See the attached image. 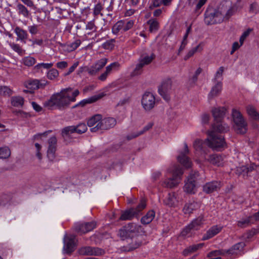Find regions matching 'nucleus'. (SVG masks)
<instances>
[{
	"label": "nucleus",
	"instance_id": "nucleus-6",
	"mask_svg": "<svg viewBox=\"0 0 259 259\" xmlns=\"http://www.w3.org/2000/svg\"><path fill=\"white\" fill-rule=\"evenodd\" d=\"M146 206V201L142 199L140 203L136 208H131L128 210L123 211L119 220H128L132 219L134 217L137 216L139 213L144 209Z\"/></svg>",
	"mask_w": 259,
	"mask_h": 259
},
{
	"label": "nucleus",
	"instance_id": "nucleus-45",
	"mask_svg": "<svg viewBox=\"0 0 259 259\" xmlns=\"http://www.w3.org/2000/svg\"><path fill=\"white\" fill-rule=\"evenodd\" d=\"M117 235L120 238V239L122 240H124L127 239L129 240L131 238H133V237L127 233L126 229L123 227L121 229H120Z\"/></svg>",
	"mask_w": 259,
	"mask_h": 259
},
{
	"label": "nucleus",
	"instance_id": "nucleus-21",
	"mask_svg": "<svg viewBox=\"0 0 259 259\" xmlns=\"http://www.w3.org/2000/svg\"><path fill=\"white\" fill-rule=\"evenodd\" d=\"M179 202L177 195L175 192L169 193L164 200V204L170 207H175Z\"/></svg>",
	"mask_w": 259,
	"mask_h": 259
},
{
	"label": "nucleus",
	"instance_id": "nucleus-33",
	"mask_svg": "<svg viewBox=\"0 0 259 259\" xmlns=\"http://www.w3.org/2000/svg\"><path fill=\"white\" fill-rule=\"evenodd\" d=\"M204 245V243H203L191 245L184 250L183 254L184 256H188L190 254L196 252L198 249L201 248Z\"/></svg>",
	"mask_w": 259,
	"mask_h": 259
},
{
	"label": "nucleus",
	"instance_id": "nucleus-55",
	"mask_svg": "<svg viewBox=\"0 0 259 259\" xmlns=\"http://www.w3.org/2000/svg\"><path fill=\"white\" fill-rule=\"evenodd\" d=\"M256 166L254 164H251L250 165L243 166L241 167L240 170L247 174L255 169Z\"/></svg>",
	"mask_w": 259,
	"mask_h": 259
},
{
	"label": "nucleus",
	"instance_id": "nucleus-25",
	"mask_svg": "<svg viewBox=\"0 0 259 259\" xmlns=\"http://www.w3.org/2000/svg\"><path fill=\"white\" fill-rule=\"evenodd\" d=\"M222 230V227L218 226H213L211 227L205 234H204L202 238V240H206L211 238L217 234H218Z\"/></svg>",
	"mask_w": 259,
	"mask_h": 259
},
{
	"label": "nucleus",
	"instance_id": "nucleus-5",
	"mask_svg": "<svg viewBox=\"0 0 259 259\" xmlns=\"http://www.w3.org/2000/svg\"><path fill=\"white\" fill-rule=\"evenodd\" d=\"M232 116L234 122L233 127L237 133L244 134L247 131V122L239 111L233 109Z\"/></svg>",
	"mask_w": 259,
	"mask_h": 259
},
{
	"label": "nucleus",
	"instance_id": "nucleus-64",
	"mask_svg": "<svg viewBox=\"0 0 259 259\" xmlns=\"http://www.w3.org/2000/svg\"><path fill=\"white\" fill-rule=\"evenodd\" d=\"M96 26L93 21H90L86 25V29L91 31V32L96 31Z\"/></svg>",
	"mask_w": 259,
	"mask_h": 259
},
{
	"label": "nucleus",
	"instance_id": "nucleus-9",
	"mask_svg": "<svg viewBox=\"0 0 259 259\" xmlns=\"http://www.w3.org/2000/svg\"><path fill=\"white\" fill-rule=\"evenodd\" d=\"M141 103L145 110L150 111L155 106V98L151 93L145 92L142 96Z\"/></svg>",
	"mask_w": 259,
	"mask_h": 259
},
{
	"label": "nucleus",
	"instance_id": "nucleus-38",
	"mask_svg": "<svg viewBox=\"0 0 259 259\" xmlns=\"http://www.w3.org/2000/svg\"><path fill=\"white\" fill-rule=\"evenodd\" d=\"M102 115L96 114L90 118L87 121V124L89 127L96 126L101 120Z\"/></svg>",
	"mask_w": 259,
	"mask_h": 259
},
{
	"label": "nucleus",
	"instance_id": "nucleus-34",
	"mask_svg": "<svg viewBox=\"0 0 259 259\" xmlns=\"http://www.w3.org/2000/svg\"><path fill=\"white\" fill-rule=\"evenodd\" d=\"M223 160L222 156L219 154L211 155L208 159V161L211 163L219 166L222 165Z\"/></svg>",
	"mask_w": 259,
	"mask_h": 259
},
{
	"label": "nucleus",
	"instance_id": "nucleus-41",
	"mask_svg": "<svg viewBox=\"0 0 259 259\" xmlns=\"http://www.w3.org/2000/svg\"><path fill=\"white\" fill-rule=\"evenodd\" d=\"M76 133L75 126H68L64 127L62 130V136L65 138L69 136L70 134Z\"/></svg>",
	"mask_w": 259,
	"mask_h": 259
},
{
	"label": "nucleus",
	"instance_id": "nucleus-11",
	"mask_svg": "<svg viewBox=\"0 0 259 259\" xmlns=\"http://www.w3.org/2000/svg\"><path fill=\"white\" fill-rule=\"evenodd\" d=\"M198 172L189 176L184 187V191L189 194H194L196 191V180Z\"/></svg>",
	"mask_w": 259,
	"mask_h": 259
},
{
	"label": "nucleus",
	"instance_id": "nucleus-14",
	"mask_svg": "<svg viewBox=\"0 0 259 259\" xmlns=\"http://www.w3.org/2000/svg\"><path fill=\"white\" fill-rule=\"evenodd\" d=\"M230 127L223 120L221 121H215L212 125L211 129L208 132H212L213 134L218 135L219 133H225L229 131Z\"/></svg>",
	"mask_w": 259,
	"mask_h": 259
},
{
	"label": "nucleus",
	"instance_id": "nucleus-35",
	"mask_svg": "<svg viewBox=\"0 0 259 259\" xmlns=\"http://www.w3.org/2000/svg\"><path fill=\"white\" fill-rule=\"evenodd\" d=\"M245 244L243 242H239L234 245L231 248L228 249L229 255H236L238 252L243 248Z\"/></svg>",
	"mask_w": 259,
	"mask_h": 259
},
{
	"label": "nucleus",
	"instance_id": "nucleus-19",
	"mask_svg": "<svg viewBox=\"0 0 259 259\" xmlns=\"http://www.w3.org/2000/svg\"><path fill=\"white\" fill-rule=\"evenodd\" d=\"M128 245L123 246L122 250L124 251H131L139 247L142 244V241L138 238L133 239L131 238L127 240Z\"/></svg>",
	"mask_w": 259,
	"mask_h": 259
},
{
	"label": "nucleus",
	"instance_id": "nucleus-42",
	"mask_svg": "<svg viewBox=\"0 0 259 259\" xmlns=\"http://www.w3.org/2000/svg\"><path fill=\"white\" fill-rule=\"evenodd\" d=\"M17 8L19 15H23L25 18L29 17L30 13L25 6L22 4H18Z\"/></svg>",
	"mask_w": 259,
	"mask_h": 259
},
{
	"label": "nucleus",
	"instance_id": "nucleus-2",
	"mask_svg": "<svg viewBox=\"0 0 259 259\" xmlns=\"http://www.w3.org/2000/svg\"><path fill=\"white\" fill-rule=\"evenodd\" d=\"M167 171L171 172L172 177L165 179L162 182V185L165 188H174L177 187L180 182L181 176L183 174V169L180 166L176 165L172 169L168 168Z\"/></svg>",
	"mask_w": 259,
	"mask_h": 259
},
{
	"label": "nucleus",
	"instance_id": "nucleus-13",
	"mask_svg": "<svg viewBox=\"0 0 259 259\" xmlns=\"http://www.w3.org/2000/svg\"><path fill=\"white\" fill-rule=\"evenodd\" d=\"M48 147L47 157L50 161H53L56 157L55 152L57 148V140L55 136L51 137L48 141Z\"/></svg>",
	"mask_w": 259,
	"mask_h": 259
},
{
	"label": "nucleus",
	"instance_id": "nucleus-52",
	"mask_svg": "<svg viewBox=\"0 0 259 259\" xmlns=\"http://www.w3.org/2000/svg\"><path fill=\"white\" fill-rule=\"evenodd\" d=\"M53 66V63H38L34 67V69L36 71H39L41 68L50 69Z\"/></svg>",
	"mask_w": 259,
	"mask_h": 259
},
{
	"label": "nucleus",
	"instance_id": "nucleus-61",
	"mask_svg": "<svg viewBox=\"0 0 259 259\" xmlns=\"http://www.w3.org/2000/svg\"><path fill=\"white\" fill-rule=\"evenodd\" d=\"M10 46L14 51L16 52L19 54H23V51L18 44L10 43Z\"/></svg>",
	"mask_w": 259,
	"mask_h": 259
},
{
	"label": "nucleus",
	"instance_id": "nucleus-47",
	"mask_svg": "<svg viewBox=\"0 0 259 259\" xmlns=\"http://www.w3.org/2000/svg\"><path fill=\"white\" fill-rule=\"evenodd\" d=\"M23 64L28 67H30L35 64L36 62L35 59L31 56L24 57L22 60Z\"/></svg>",
	"mask_w": 259,
	"mask_h": 259
},
{
	"label": "nucleus",
	"instance_id": "nucleus-56",
	"mask_svg": "<svg viewBox=\"0 0 259 259\" xmlns=\"http://www.w3.org/2000/svg\"><path fill=\"white\" fill-rule=\"evenodd\" d=\"M76 133L81 134L85 133L87 131V126L84 123H80L75 126Z\"/></svg>",
	"mask_w": 259,
	"mask_h": 259
},
{
	"label": "nucleus",
	"instance_id": "nucleus-7",
	"mask_svg": "<svg viewBox=\"0 0 259 259\" xmlns=\"http://www.w3.org/2000/svg\"><path fill=\"white\" fill-rule=\"evenodd\" d=\"M116 124V120L113 117L101 118L100 122L95 126L91 128V132L96 133L100 130H107L113 127Z\"/></svg>",
	"mask_w": 259,
	"mask_h": 259
},
{
	"label": "nucleus",
	"instance_id": "nucleus-43",
	"mask_svg": "<svg viewBox=\"0 0 259 259\" xmlns=\"http://www.w3.org/2000/svg\"><path fill=\"white\" fill-rule=\"evenodd\" d=\"M12 199L11 194H4L0 196V206H4L9 204Z\"/></svg>",
	"mask_w": 259,
	"mask_h": 259
},
{
	"label": "nucleus",
	"instance_id": "nucleus-54",
	"mask_svg": "<svg viewBox=\"0 0 259 259\" xmlns=\"http://www.w3.org/2000/svg\"><path fill=\"white\" fill-rule=\"evenodd\" d=\"M143 67L144 66L139 62V63L137 64L135 69L132 72L131 75L135 76L141 74L143 72Z\"/></svg>",
	"mask_w": 259,
	"mask_h": 259
},
{
	"label": "nucleus",
	"instance_id": "nucleus-51",
	"mask_svg": "<svg viewBox=\"0 0 259 259\" xmlns=\"http://www.w3.org/2000/svg\"><path fill=\"white\" fill-rule=\"evenodd\" d=\"M12 94V90L7 86L0 87V96H10Z\"/></svg>",
	"mask_w": 259,
	"mask_h": 259
},
{
	"label": "nucleus",
	"instance_id": "nucleus-28",
	"mask_svg": "<svg viewBox=\"0 0 259 259\" xmlns=\"http://www.w3.org/2000/svg\"><path fill=\"white\" fill-rule=\"evenodd\" d=\"M119 65L118 63L114 62L107 66L106 68L105 71L99 76L98 79L101 81L105 80L108 75L111 72L113 68L118 67Z\"/></svg>",
	"mask_w": 259,
	"mask_h": 259
},
{
	"label": "nucleus",
	"instance_id": "nucleus-30",
	"mask_svg": "<svg viewBox=\"0 0 259 259\" xmlns=\"http://www.w3.org/2000/svg\"><path fill=\"white\" fill-rule=\"evenodd\" d=\"M147 23L149 25V31L151 33H156L159 29V23L156 19L151 18Z\"/></svg>",
	"mask_w": 259,
	"mask_h": 259
},
{
	"label": "nucleus",
	"instance_id": "nucleus-29",
	"mask_svg": "<svg viewBox=\"0 0 259 259\" xmlns=\"http://www.w3.org/2000/svg\"><path fill=\"white\" fill-rule=\"evenodd\" d=\"M256 221H258V219H256L254 213L253 215L250 216L246 219H242L239 221L238 222V226L241 228H244L251 224L254 223Z\"/></svg>",
	"mask_w": 259,
	"mask_h": 259
},
{
	"label": "nucleus",
	"instance_id": "nucleus-44",
	"mask_svg": "<svg viewBox=\"0 0 259 259\" xmlns=\"http://www.w3.org/2000/svg\"><path fill=\"white\" fill-rule=\"evenodd\" d=\"M248 115L255 120H259V113L256 112L255 108L252 106H248L246 108Z\"/></svg>",
	"mask_w": 259,
	"mask_h": 259
},
{
	"label": "nucleus",
	"instance_id": "nucleus-12",
	"mask_svg": "<svg viewBox=\"0 0 259 259\" xmlns=\"http://www.w3.org/2000/svg\"><path fill=\"white\" fill-rule=\"evenodd\" d=\"M203 218L199 217L192 222L191 224L186 227L182 231L181 234L183 236L192 234L194 231L199 230L202 225Z\"/></svg>",
	"mask_w": 259,
	"mask_h": 259
},
{
	"label": "nucleus",
	"instance_id": "nucleus-58",
	"mask_svg": "<svg viewBox=\"0 0 259 259\" xmlns=\"http://www.w3.org/2000/svg\"><path fill=\"white\" fill-rule=\"evenodd\" d=\"M114 39H111L110 40H108L103 44V47L105 49L110 50H112L114 47Z\"/></svg>",
	"mask_w": 259,
	"mask_h": 259
},
{
	"label": "nucleus",
	"instance_id": "nucleus-23",
	"mask_svg": "<svg viewBox=\"0 0 259 259\" xmlns=\"http://www.w3.org/2000/svg\"><path fill=\"white\" fill-rule=\"evenodd\" d=\"M221 187V184L218 181H213L206 183L204 185L203 190L204 192L208 194L215 191H217Z\"/></svg>",
	"mask_w": 259,
	"mask_h": 259
},
{
	"label": "nucleus",
	"instance_id": "nucleus-27",
	"mask_svg": "<svg viewBox=\"0 0 259 259\" xmlns=\"http://www.w3.org/2000/svg\"><path fill=\"white\" fill-rule=\"evenodd\" d=\"M193 147L196 151L201 154H206L208 151L204 142L200 139H196L193 144Z\"/></svg>",
	"mask_w": 259,
	"mask_h": 259
},
{
	"label": "nucleus",
	"instance_id": "nucleus-17",
	"mask_svg": "<svg viewBox=\"0 0 259 259\" xmlns=\"http://www.w3.org/2000/svg\"><path fill=\"white\" fill-rule=\"evenodd\" d=\"M96 223L95 222H91L85 223L77 224L75 226V230L78 233L85 234L88 232L91 231L96 228Z\"/></svg>",
	"mask_w": 259,
	"mask_h": 259
},
{
	"label": "nucleus",
	"instance_id": "nucleus-18",
	"mask_svg": "<svg viewBox=\"0 0 259 259\" xmlns=\"http://www.w3.org/2000/svg\"><path fill=\"white\" fill-rule=\"evenodd\" d=\"M189 152L188 145L185 143L184 151L181 152L177 157L178 161L187 168L190 167L191 165L189 158L186 156Z\"/></svg>",
	"mask_w": 259,
	"mask_h": 259
},
{
	"label": "nucleus",
	"instance_id": "nucleus-46",
	"mask_svg": "<svg viewBox=\"0 0 259 259\" xmlns=\"http://www.w3.org/2000/svg\"><path fill=\"white\" fill-rule=\"evenodd\" d=\"M11 103L15 107H22L24 104V99L20 96L13 97Z\"/></svg>",
	"mask_w": 259,
	"mask_h": 259
},
{
	"label": "nucleus",
	"instance_id": "nucleus-40",
	"mask_svg": "<svg viewBox=\"0 0 259 259\" xmlns=\"http://www.w3.org/2000/svg\"><path fill=\"white\" fill-rule=\"evenodd\" d=\"M14 31L18 36L17 40H23L27 39L28 35L25 30L17 26L15 28Z\"/></svg>",
	"mask_w": 259,
	"mask_h": 259
},
{
	"label": "nucleus",
	"instance_id": "nucleus-48",
	"mask_svg": "<svg viewBox=\"0 0 259 259\" xmlns=\"http://www.w3.org/2000/svg\"><path fill=\"white\" fill-rule=\"evenodd\" d=\"M11 155V151L7 147L0 148V158L6 159Z\"/></svg>",
	"mask_w": 259,
	"mask_h": 259
},
{
	"label": "nucleus",
	"instance_id": "nucleus-49",
	"mask_svg": "<svg viewBox=\"0 0 259 259\" xmlns=\"http://www.w3.org/2000/svg\"><path fill=\"white\" fill-rule=\"evenodd\" d=\"M202 50V48L201 47L200 45L197 46L196 47L190 50L187 54L185 56L184 60H187L189 58L192 57L196 52H200Z\"/></svg>",
	"mask_w": 259,
	"mask_h": 259
},
{
	"label": "nucleus",
	"instance_id": "nucleus-10",
	"mask_svg": "<svg viewBox=\"0 0 259 259\" xmlns=\"http://www.w3.org/2000/svg\"><path fill=\"white\" fill-rule=\"evenodd\" d=\"M78 252L81 255H102L105 253V251L100 248L91 246H84L79 248Z\"/></svg>",
	"mask_w": 259,
	"mask_h": 259
},
{
	"label": "nucleus",
	"instance_id": "nucleus-3",
	"mask_svg": "<svg viewBox=\"0 0 259 259\" xmlns=\"http://www.w3.org/2000/svg\"><path fill=\"white\" fill-rule=\"evenodd\" d=\"M208 138L206 139L207 146L213 150L221 151L227 147L224 137L214 134L212 132H207Z\"/></svg>",
	"mask_w": 259,
	"mask_h": 259
},
{
	"label": "nucleus",
	"instance_id": "nucleus-32",
	"mask_svg": "<svg viewBox=\"0 0 259 259\" xmlns=\"http://www.w3.org/2000/svg\"><path fill=\"white\" fill-rule=\"evenodd\" d=\"M155 58V55L153 53L150 55L147 54L142 55L139 59V63L144 67L151 63Z\"/></svg>",
	"mask_w": 259,
	"mask_h": 259
},
{
	"label": "nucleus",
	"instance_id": "nucleus-62",
	"mask_svg": "<svg viewBox=\"0 0 259 259\" xmlns=\"http://www.w3.org/2000/svg\"><path fill=\"white\" fill-rule=\"evenodd\" d=\"M14 113L16 115L19 117L22 118H27L29 116V114L28 113H26L23 111L22 110H15L14 111Z\"/></svg>",
	"mask_w": 259,
	"mask_h": 259
},
{
	"label": "nucleus",
	"instance_id": "nucleus-59",
	"mask_svg": "<svg viewBox=\"0 0 259 259\" xmlns=\"http://www.w3.org/2000/svg\"><path fill=\"white\" fill-rule=\"evenodd\" d=\"M80 44L81 41L80 40H76L75 41L71 43L68 46V51L71 52L75 50L80 46Z\"/></svg>",
	"mask_w": 259,
	"mask_h": 259
},
{
	"label": "nucleus",
	"instance_id": "nucleus-4",
	"mask_svg": "<svg viewBox=\"0 0 259 259\" xmlns=\"http://www.w3.org/2000/svg\"><path fill=\"white\" fill-rule=\"evenodd\" d=\"M225 11H223L222 8H219L218 10L206 11L204 14L205 23L209 25L221 23L224 19Z\"/></svg>",
	"mask_w": 259,
	"mask_h": 259
},
{
	"label": "nucleus",
	"instance_id": "nucleus-31",
	"mask_svg": "<svg viewBox=\"0 0 259 259\" xmlns=\"http://www.w3.org/2000/svg\"><path fill=\"white\" fill-rule=\"evenodd\" d=\"M199 205L197 202L194 201H189L185 205L183 208V211L185 214H190L192 213L193 210L199 208Z\"/></svg>",
	"mask_w": 259,
	"mask_h": 259
},
{
	"label": "nucleus",
	"instance_id": "nucleus-60",
	"mask_svg": "<svg viewBox=\"0 0 259 259\" xmlns=\"http://www.w3.org/2000/svg\"><path fill=\"white\" fill-rule=\"evenodd\" d=\"M134 24V21L133 20H130L125 23L123 21V31H126L131 29L133 27Z\"/></svg>",
	"mask_w": 259,
	"mask_h": 259
},
{
	"label": "nucleus",
	"instance_id": "nucleus-22",
	"mask_svg": "<svg viewBox=\"0 0 259 259\" xmlns=\"http://www.w3.org/2000/svg\"><path fill=\"white\" fill-rule=\"evenodd\" d=\"M214 82L215 84L212 87L208 95V100H211L214 97L218 96L222 91V82L221 81H217Z\"/></svg>",
	"mask_w": 259,
	"mask_h": 259
},
{
	"label": "nucleus",
	"instance_id": "nucleus-50",
	"mask_svg": "<svg viewBox=\"0 0 259 259\" xmlns=\"http://www.w3.org/2000/svg\"><path fill=\"white\" fill-rule=\"evenodd\" d=\"M123 30V21H119L112 27V32L114 34H117L120 30Z\"/></svg>",
	"mask_w": 259,
	"mask_h": 259
},
{
	"label": "nucleus",
	"instance_id": "nucleus-57",
	"mask_svg": "<svg viewBox=\"0 0 259 259\" xmlns=\"http://www.w3.org/2000/svg\"><path fill=\"white\" fill-rule=\"evenodd\" d=\"M202 71V69L200 67L197 69L194 75L189 79L190 84H194L196 82L198 79V76L201 73Z\"/></svg>",
	"mask_w": 259,
	"mask_h": 259
},
{
	"label": "nucleus",
	"instance_id": "nucleus-39",
	"mask_svg": "<svg viewBox=\"0 0 259 259\" xmlns=\"http://www.w3.org/2000/svg\"><path fill=\"white\" fill-rule=\"evenodd\" d=\"M219 8H222L223 11H226L224 15V19H228L232 16L236 10V8L234 7L228 8L227 5H222Z\"/></svg>",
	"mask_w": 259,
	"mask_h": 259
},
{
	"label": "nucleus",
	"instance_id": "nucleus-26",
	"mask_svg": "<svg viewBox=\"0 0 259 259\" xmlns=\"http://www.w3.org/2000/svg\"><path fill=\"white\" fill-rule=\"evenodd\" d=\"M104 96V94L103 93H101L97 95H95L88 99L83 100L82 101H80L79 103L77 104L74 106H73V108H75L78 106L84 107L88 104L92 103L97 101V100L102 98Z\"/></svg>",
	"mask_w": 259,
	"mask_h": 259
},
{
	"label": "nucleus",
	"instance_id": "nucleus-37",
	"mask_svg": "<svg viewBox=\"0 0 259 259\" xmlns=\"http://www.w3.org/2000/svg\"><path fill=\"white\" fill-rule=\"evenodd\" d=\"M124 227L126 229L127 233L130 234L133 237L135 234L139 232L141 227L134 223H129L127 225L124 226Z\"/></svg>",
	"mask_w": 259,
	"mask_h": 259
},
{
	"label": "nucleus",
	"instance_id": "nucleus-15",
	"mask_svg": "<svg viewBox=\"0 0 259 259\" xmlns=\"http://www.w3.org/2000/svg\"><path fill=\"white\" fill-rule=\"evenodd\" d=\"M107 60V58H102L91 67H85V71L91 75H95L106 65Z\"/></svg>",
	"mask_w": 259,
	"mask_h": 259
},
{
	"label": "nucleus",
	"instance_id": "nucleus-1",
	"mask_svg": "<svg viewBox=\"0 0 259 259\" xmlns=\"http://www.w3.org/2000/svg\"><path fill=\"white\" fill-rule=\"evenodd\" d=\"M71 91V88H68L62 90L59 93L53 94L49 100L44 103L45 107L50 110L66 108L71 102H74V98H70Z\"/></svg>",
	"mask_w": 259,
	"mask_h": 259
},
{
	"label": "nucleus",
	"instance_id": "nucleus-53",
	"mask_svg": "<svg viewBox=\"0 0 259 259\" xmlns=\"http://www.w3.org/2000/svg\"><path fill=\"white\" fill-rule=\"evenodd\" d=\"M58 75V71L54 68L50 69L47 73V77L51 80H53L56 78Z\"/></svg>",
	"mask_w": 259,
	"mask_h": 259
},
{
	"label": "nucleus",
	"instance_id": "nucleus-36",
	"mask_svg": "<svg viewBox=\"0 0 259 259\" xmlns=\"http://www.w3.org/2000/svg\"><path fill=\"white\" fill-rule=\"evenodd\" d=\"M155 215V211L153 210H149L147 214L141 218L142 224L147 225L150 223L154 219Z\"/></svg>",
	"mask_w": 259,
	"mask_h": 259
},
{
	"label": "nucleus",
	"instance_id": "nucleus-16",
	"mask_svg": "<svg viewBox=\"0 0 259 259\" xmlns=\"http://www.w3.org/2000/svg\"><path fill=\"white\" fill-rule=\"evenodd\" d=\"M75 236L71 235L68 237L66 235L64 237V250L67 253H70L74 250L75 247Z\"/></svg>",
	"mask_w": 259,
	"mask_h": 259
},
{
	"label": "nucleus",
	"instance_id": "nucleus-20",
	"mask_svg": "<svg viewBox=\"0 0 259 259\" xmlns=\"http://www.w3.org/2000/svg\"><path fill=\"white\" fill-rule=\"evenodd\" d=\"M48 82L45 80L30 79L26 83V87L32 90H36L44 88Z\"/></svg>",
	"mask_w": 259,
	"mask_h": 259
},
{
	"label": "nucleus",
	"instance_id": "nucleus-24",
	"mask_svg": "<svg viewBox=\"0 0 259 259\" xmlns=\"http://www.w3.org/2000/svg\"><path fill=\"white\" fill-rule=\"evenodd\" d=\"M226 111L227 110L225 107H217L212 109V113L214 121H221V120H223Z\"/></svg>",
	"mask_w": 259,
	"mask_h": 259
},
{
	"label": "nucleus",
	"instance_id": "nucleus-63",
	"mask_svg": "<svg viewBox=\"0 0 259 259\" xmlns=\"http://www.w3.org/2000/svg\"><path fill=\"white\" fill-rule=\"evenodd\" d=\"M249 12L253 14H256L259 12V7L256 3H253L250 5Z\"/></svg>",
	"mask_w": 259,
	"mask_h": 259
},
{
	"label": "nucleus",
	"instance_id": "nucleus-8",
	"mask_svg": "<svg viewBox=\"0 0 259 259\" xmlns=\"http://www.w3.org/2000/svg\"><path fill=\"white\" fill-rule=\"evenodd\" d=\"M172 83L171 79L167 78L162 81L161 85L158 88L159 94L166 101L170 100Z\"/></svg>",
	"mask_w": 259,
	"mask_h": 259
}]
</instances>
